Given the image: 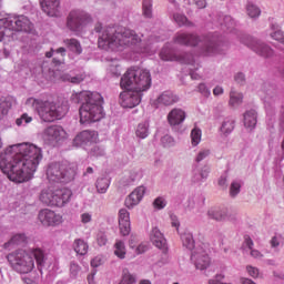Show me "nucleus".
I'll use <instances>...</instances> for the list:
<instances>
[{
  "label": "nucleus",
  "instance_id": "nucleus-29",
  "mask_svg": "<svg viewBox=\"0 0 284 284\" xmlns=\"http://www.w3.org/2000/svg\"><path fill=\"white\" fill-rule=\"evenodd\" d=\"M151 241L155 247L159 250L165 248L166 241L165 237L163 236V233L159 230V227H153L151 232Z\"/></svg>",
  "mask_w": 284,
  "mask_h": 284
},
{
  "label": "nucleus",
  "instance_id": "nucleus-27",
  "mask_svg": "<svg viewBox=\"0 0 284 284\" xmlns=\"http://www.w3.org/2000/svg\"><path fill=\"white\" fill-rule=\"evenodd\" d=\"M28 243V236L23 233L14 234L7 243H4V250H12L19 245H26Z\"/></svg>",
  "mask_w": 284,
  "mask_h": 284
},
{
  "label": "nucleus",
  "instance_id": "nucleus-48",
  "mask_svg": "<svg viewBox=\"0 0 284 284\" xmlns=\"http://www.w3.org/2000/svg\"><path fill=\"white\" fill-rule=\"evenodd\" d=\"M161 143L163 148H174V145H176V141L171 135L162 136Z\"/></svg>",
  "mask_w": 284,
  "mask_h": 284
},
{
  "label": "nucleus",
  "instance_id": "nucleus-53",
  "mask_svg": "<svg viewBox=\"0 0 284 284\" xmlns=\"http://www.w3.org/2000/svg\"><path fill=\"white\" fill-rule=\"evenodd\" d=\"M246 272L248 276L252 278H258V274H261V271L256 266L247 265L246 266Z\"/></svg>",
  "mask_w": 284,
  "mask_h": 284
},
{
  "label": "nucleus",
  "instance_id": "nucleus-18",
  "mask_svg": "<svg viewBox=\"0 0 284 284\" xmlns=\"http://www.w3.org/2000/svg\"><path fill=\"white\" fill-rule=\"evenodd\" d=\"M67 136L68 133L60 125H51L44 130V138L47 141L59 143V141H63Z\"/></svg>",
  "mask_w": 284,
  "mask_h": 284
},
{
  "label": "nucleus",
  "instance_id": "nucleus-46",
  "mask_svg": "<svg viewBox=\"0 0 284 284\" xmlns=\"http://www.w3.org/2000/svg\"><path fill=\"white\" fill-rule=\"evenodd\" d=\"M142 10L143 16L146 17V19L152 18V0H143Z\"/></svg>",
  "mask_w": 284,
  "mask_h": 284
},
{
  "label": "nucleus",
  "instance_id": "nucleus-1",
  "mask_svg": "<svg viewBox=\"0 0 284 284\" xmlns=\"http://www.w3.org/2000/svg\"><path fill=\"white\" fill-rule=\"evenodd\" d=\"M43 159L41 148L32 143L13 144L0 155V170L13 183H28Z\"/></svg>",
  "mask_w": 284,
  "mask_h": 284
},
{
  "label": "nucleus",
  "instance_id": "nucleus-63",
  "mask_svg": "<svg viewBox=\"0 0 284 284\" xmlns=\"http://www.w3.org/2000/svg\"><path fill=\"white\" fill-rule=\"evenodd\" d=\"M281 245V240L278 236H273L271 240V247H278Z\"/></svg>",
  "mask_w": 284,
  "mask_h": 284
},
{
  "label": "nucleus",
  "instance_id": "nucleus-64",
  "mask_svg": "<svg viewBox=\"0 0 284 284\" xmlns=\"http://www.w3.org/2000/svg\"><path fill=\"white\" fill-rule=\"evenodd\" d=\"M235 81H236V83H245V74H243V73H237V74L235 75Z\"/></svg>",
  "mask_w": 284,
  "mask_h": 284
},
{
  "label": "nucleus",
  "instance_id": "nucleus-25",
  "mask_svg": "<svg viewBox=\"0 0 284 284\" xmlns=\"http://www.w3.org/2000/svg\"><path fill=\"white\" fill-rule=\"evenodd\" d=\"M210 176V166L204 165L201 169L195 168L192 172L191 181L192 183H203V181H207Z\"/></svg>",
  "mask_w": 284,
  "mask_h": 284
},
{
  "label": "nucleus",
  "instance_id": "nucleus-12",
  "mask_svg": "<svg viewBox=\"0 0 284 284\" xmlns=\"http://www.w3.org/2000/svg\"><path fill=\"white\" fill-rule=\"evenodd\" d=\"M38 220L44 227H54L63 223V215L58 214L50 209H43L39 212Z\"/></svg>",
  "mask_w": 284,
  "mask_h": 284
},
{
  "label": "nucleus",
  "instance_id": "nucleus-30",
  "mask_svg": "<svg viewBox=\"0 0 284 284\" xmlns=\"http://www.w3.org/2000/svg\"><path fill=\"white\" fill-rule=\"evenodd\" d=\"M55 196H57V190L44 189V190H42V192L40 194V201L44 205H51L54 207Z\"/></svg>",
  "mask_w": 284,
  "mask_h": 284
},
{
  "label": "nucleus",
  "instance_id": "nucleus-34",
  "mask_svg": "<svg viewBox=\"0 0 284 284\" xmlns=\"http://www.w3.org/2000/svg\"><path fill=\"white\" fill-rule=\"evenodd\" d=\"M17 103V100L10 95L3 98L0 102V112L6 115L12 109V105Z\"/></svg>",
  "mask_w": 284,
  "mask_h": 284
},
{
  "label": "nucleus",
  "instance_id": "nucleus-17",
  "mask_svg": "<svg viewBox=\"0 0 284 284\" xmlns=\"http://www.w3.org/2000/svg\"><path fill=\"white\" fill-rule=\"evenodd\" d=\"M40 8L47 17H59L61 14V0H40Z\"/></svg>",
  "mask_w": 284,
  "mask_h": 284
},
{
  "label": "nucleus",
  "instance_id": "nucleus-26",
  "mask_svg": "<svg viewBox=\"0 0 284 284\" xmlns=\"http://www.w3.org/2000/svg\"><path fill=\"white\" fill-rule=\"evenodd\" d=\"M203 52L206 57L219 54V52H221V43H219L216 39H205Z\"/></svg>",
  "mask_w": 284,
  "mask_h": 284
},
{
  "label": "nucleus",
  "instance_id": "nucleus-50",
  "mask_svg": "<svg viewBox=\"0 0 284 284\" xmlns=\"http://www.w3.org/2000/svg\"><path fill=\"white\" fill-rule=\"evenodd\" d=\"M241 193V181H233L230 187V195L236 196Z\"/></svg>",
  "mask_w": 284,
  "mask_h": 284
},
{
  "label": "nucleus",
  "instance_id": "nucleus-22",
  "mask_svg": "<svg viewBox=\"0 0 284 284\" xmlns=\"http://www.w3.org/2000/svg\"><path fill=\"white\" fill-rule=\"evenodd\" d=\"M70 199H72V190L57 189L53 207H64V205H68V203H70Z\"/></svg>",
  "mask_w": 284,
  "mask_h": 284
},
{
  "label": "nucleus",
  "instance_id": "nucleus-6",
  "mask_svg": "<svg viewBox=\"0 0 284 284\" xmlns=\"http://www.w3.org/2000/svg\"><path fill=\"white\" fill-rule=\"evenodd\" d=\"M27 105H31L33 110H37L40 119L45 123L59 121V119H63L65 112H68V108L61 103L37 100L34 98H29Z\"/></svg>",
  "mask_w": 284,
  "mask_h": 284
},
{
  "label": "nucleus",
  "instance_id": "nucleus-40",
  "mask_svg": "<svg viewBox=\"0 0 284 284\" xmlns=\"http://www.w3.org/2000/svg\"><path fill=\"white\" fill-rule=\"evenodd\" d=\"M60 79L68 83L79 84L83 79H85V77L83 74L72 75L70 73H63L60 75Z\"/></svg>",
  "mask_w": 284,
  "mask_h": 284
},
{
  "label": "nucleus",
  "instance_id": "nucleus-38",
  "mask_svg": "<svg viewBox=\"0 0 284 284\" xmlns=\"http://www.w3.org/2000/svg\"><path fill=\"white\" fill-rule=\"evenodd\" d=\"M243 103V93L232 90L230 92V101L229 104L231 108H239Z\"/></svg>",
  "mask_w": 284,
  "mask_h": 284
},
{
  "label": "nucleus",
  "instance_id": "nucleus-11",
  "mask_svg": "<svg viewBox=\"0 0 284 284\" xmlns=\"http://www.w3.org/2000/svg\"><path fill=\"white\" fill-rule=\"evenodd\" d=\"M206 216L211 219V221H216L217 223L236 221V213L232 212V210L227 207H221V206L210 207L206 212Z\"/></svg>",
  "mask_w": 284,
  "mask_h": 284
},
{
  "label": "nucleus",
  "instance_id": "nucleus-8",
  "mask_svg": "<svg viewBox=\"0 0 284 284\" xmlns=\"http://www.w3.org/2000/svg\"><path fill=\"white\" fill-rule=\"evenodd\" d=\"M160 58L162 59V61H179V63L191 65V79H201V75L196 73V70H199L201 65L196 63V61L194 60V55H192L191 53L175 54L174 51L170 49V45L166 44L161 50Z\"/></svg>",
  "mask_w": 284,
  "mask_h": 284
},
{
  "label": "nucleus",
  "instance_id": "nucleus-56",
  "mask_svg": "<svg viewBox=\"0 0 284 284\" xmlns=\"http://www.w3.org/2000/svg\"><path fill=\"white\" fill-rule=\"evenodd\" d=\"M109 72L112 77H120L121 75V67L118 64H112L109 68Z\"/></svg>",
  "mask_w": 284,
  "mask_h": 284
},
{
  "label": "nucleus",
  "instance_id": "nucleus-23",
  "mask_svg": "<svg viewBox=\"0 0 284 284\" xmlns=\"http://www.w3.org/2000/svg\"><path fill=\"white\" fill-rule=\"evenodd\" d=\"M119 227L122 236H128L131 232L130 226V212L125 209L119 211Z\"/></svg>",
  "mask_w": 284,
  "mask_h": 284
},
{
  "label": "nucleus",
  "instance_id": "nucleus-14",
  "mask_svg": "<svg viewBox=\"0 0 284 284\" xmlns=\"http://www.w3.org/2000/svg\"><path fill=\"white\" fill-rule=\"evenodd\" d=\"M191 260L194 262L196 270H207L210 267V255L203 246H197L191 255Z\"/></svg>",
  "mask_w": 284,
  "mask_h": 284
},
{
  "label": "nucleus",
  "instance_id": "nucleus-31",
  "mask_svg": "<svg viewBox=\"0 0 284 284\" xmlns=\"http://www.w3.org/2000/svg\"><path fill=\"white\" fill-rule=\"evenodd\" d=\"M47 59H52L53 58V63L55 65H61L63 63V57H65V48L61 47L57 50L51 49V51H48L45 53Z\"/></svg>",
  "mask_w": 284,
  "mask_h": 284
},
{
  "label": "nucleus",
  "instance_id": "nucleus-13",
  "mask_svg": "<svg viewBox=\"0 0 284 284\" xmlns=\"http://www.w3.org/2000/svg\"><path fill=\"white\" fill-rule=\"evenodd\" d=\"M142 93L134 89H126L120 93V105L122 108H136L141 103Z\"/></svg>",
  "mask_w": 284,
  "mask_h": 284
},
{
  "label": "nucleus",
  "instance_id": "nucleus-15",
  "mask_svg": "<svg viewBox=\"0 0 284 284\" xmlns=\"http://www.w3.org/2000/svg\"><path fill=\"white\" fill-rule=\"evenodd\" d=\"M247 48H251L253 52H256V54H260L261 57H272L274 54V50L270 48V45L254 39V38H248L247 41H243Z\"/></svg>",
  "mask_w": 284,
  "mask_h": 284
},
{
  "label": "nucleus",
  "instance_id": "nucleus-57",
  "mask_svg": "<svg viewBox=\"0 0 284 284\" xmlns=\"http://www.w3.org/2000/svg\"><path fill=\"white\" fill-rule=\"evenodd\" d=\"M197 90L200 94H203V97H210L211 94L210 89H207L205 83L199 84Z\"/></svg>",
  "mask_w": 284,
  "mask_h": 284
},
{
  "label": "nucleus",
  "instance_id": "nucleus-35",
  "mask_svg": "<svg viewBox=\"0 0 284 284\" xmlns=\"http://www.w3.org/2000/svg\"><path fill=\"white\" fill-rule=\"evenodd\" d=\"M135 136L138 139H148L150 136V122H141L135 129Z\"/></svg>",
  "mask_w": 284,
  "mask_h": 284
},
{
  "label": "nucleus",
  "instance_id": "nucleus-62",
  "mask_svg": "<svg viewBox=\"0 0 284 284\" xmlns=\"http://www.w3.org/2000/svg\"><path fill=\"white\" fill-rule=\"evenodd\" d=\"M101 263H103V261L101 260V257L97 256L91 261V266L99 267L101 265Z\"/></svg>",
  "mask_w": 284,
  "mask_h": 284
},
{
  "label": "nucleus",
  "instance_id": "nucleus-20",
  "mask_svg": "<svg viewBox=\"0 0 284 284\" xmlns=\"http://www.w3.org/2000/svg\"><path fill=\"white\" fill-rule=\"evenodd\" d=\"M145 196V186H138L126 199L124 202L125 207L132 210L135 205H139L141 201Z\"/></svg>",
  "mask_w": 284,
  "mask_h": 284
},
{
  "label": "nucleus",
  "instance_id": "nucleus-60",
  "mask_svg": "<svg viewBox=\"0 0 284 284\" xmlns=\"http://www.w3.org/2000/svg\"><path fill=\"white\" fill-rule=\"evenodd\" d=\"M139 179V172L138 171H131L130 172V180L128 181V185H130V183H134V181H136Z\"/></svg>",
  "mask_w": 284,
  "mask_h": 284
},
{
  "label": "nucleus",
  "instance_id": "nucleus-45",
  "mask_svg": "<svg viewBox=\"0 0 284 284\" xmlns=\"http://www.w3.org/2000/svg\"><path fill=\"white\" fill-rule=\"evenodd\" d=\"M136 283V277L132 275L129 271H123L122 280L119 284H134Z\"/></svg>",
  "mask_w": 284,
  "mask_h": 284
},
{
  "label": "nucleus",
  "instance_id": "nucleus-55",
  "mask_svg": "<svg viewBox=\"0 0 284 284\" xmlns=\"http://www.w3.org/2000/svg\"><path fill=\"white\" fill-rule=\"evenodd\" d=\"M79 272H81V266L77 264V262H71L70 264V274L73 276V278H77L79 276Z\"/></svg>",
  "mask_w": 284,
  "mask_h": 284
},
{
  "label": "nucleus",
  "instance_id": "nucleus-7",
  "mask_svg": "<svg viewBox=\"0 0 284 284\" xmlns=\"http://www.w3.org/2000/svg\"><path fill=\"white\" fill-rule=\"evenodd\" d=\"M77 164L53 162L47 169V179L51 183H70L77 176Z\"/></svg>",
  "mask_w": 284,
  "mask_h": 284
},
{
  "label": "nucleus",
  "instance_id": "nucleus-61",
  "mask_svg": "<svg viewBox=\"0 0 284 284\" xmlns=\"http://www.w3.org/2000/svg\"><path fill=\"white\" fill-rule=\"evenodd\" d=\"M251 256L253 257V258H263V253H261L258 250H256V248H253V250H251Z\"/></svg>",
  "mask_w": 284,
  "mask_h": 284
},
{
  "label": "nucleus",
  "instance_id": "nucleus-39",
  "mask_svg": "<svg viewBox=\"0 0 284 284\" xmlns=\"http://www.w3.org/2000/svg\"><path fill=\"white\" fill-rule=\"evenodd\" d=\"M113 252L118 256V258H125V255L128 254V250L125 248V242L118 240L114 244Z\"/></svg>",
  "mask_w": 284,
  "mask_h": 284
},
{
  "label": "nucleus",
  "instance_id": "nucleus-54",
  "mask_svg": "<svg viewBox=\"0 0 284 284\" xmlns=\"http://www.w3.org/2000/svg\"><path fill=\"white\" fill-rule=\"evenodd\" d=\"M12 34L13 33L10 31V28H8L7 26H0V43L6 37H12Z\"/></svg>",
  "mask_w": 284,
  "mask_h": 284
},
{
  "label": "nucleus",
  "instance_id": "nucleus-19",
  "mask_svg": "<svg viewBox=\"0 0 284 284\" xmlns=\"http://www.w3.org/2000/svg\"><path fill=\"white\" fill-rule=\"evenodd\" d=\"M99 141V133L97 131H82L73 140L75 148L88 145V143H97Z\"/></svg>",
  "mask_w": 284,
  "mask_h": 284
},
{
  "label": "nucleus",
  "instance_id": "nucleus-36",
  "mask_svg": "<svg viewBox=\"0 0 284 284\" xmlns=\"http://www.w3.org/2000/svg\"><path fill=\"white\" fill-rule=\"evenodd\" d=\"M181 241H182V245L183 247H186V250H194V235L186 231L181 235Z\"/></svg>",
  "mask_w": 284,
  "mask_h": 284
},
{
  "label": "nucleus",
  "instance_id": "nucleus-28",
  "mask_svg": "<svg viewBox=\"0 0 284 284\" xmlns=\"http://www.w3.org/2000/svg\"><path fill=\"white\" fill-rule=\"evenodd\" d=\"M243 123H244V128H246V130H250V132H252V130L256 128V123H257L256 111L255 110L246 111L243 115Z\"/></svg>",
  "mask_w": 284,
  "mask_h": 284
},
{
  "label": "nucleus",
  "instance_id": "nucleus-2",
  "mask_svg": "<svg viewBox=\"0 0 284 284\" xmlns=\"http://www.w3.org/2000/svg\"><path fill=\"white\" fill-rule=\"evenodd\" d=\"M95 32H99L98 45L101 50H112L121 52L130 48L133 52L149 53L148 43L141 40L136 31L128 28L114 29L112 27L103 28V24L97 23Z\"/></svg>",
  "mask_w": 284,
  "mask_h": 284
},
{
  "label": "nucleus",
  "instance_id": "nucleus-42",
  "mask_svg": "<svg viewBox=\"0 0 284 284\" xmlns=\"http://www.w3.org/2000/svg\"><path fill=\"white\" fill-rule=\"evenodd\" d=\"M246 12H247L248 17H251V19H256V17L261 16V9H258V7H256L252 2H247Z\"/></svg>",
  "mask_w": 284,
  "mask_h": 284
},
{
  "label": "nucleus",
  "instance_id": "nucleus-49",
  "mask_svg": "<svg viewBox=\"0 0 284 284\" xmlns=\"http://www.w3.org/2000/svg\"><path fill=\"white\" fill-rule=\"evenodd\" d=\"M90 156L101 159V156H105V149H103L102 146H93L90 151Z\"/></svg>",
  "mask_w": 284,
  "mask_h": 284
},
{
  "label": "nucleus",
  "instance_id": "nucleus-52",
  "mask_svg": "<svg viewBox=\"0 0 284 284\" xmlns=\"http://www.w3.org/2000/svg\"><path fill=\"white\" fill-rule=\"evenodd\" d=\"M17 125H28V123H32V116H29L28 113L21 115L20 119L16 121Z\"/></svg>",
  "mask_w": 284,
  "mask_h": 284
},
{
  "label": "nucleus",
  "instance_id": "nucleus-21",
  "mask_svg": "<svg viewBox=\"0 0 284 284\" xmlns=\"http://www.w3.org/2000/svg\"><path fill=\"white\" fill-rule=\"evenodd\" d=\"M179 45H199V39L194 33L178 32L173 39Z\"/></svg>",
  "mask_w": 284,
  "mask_h": 284
},
{
  "label": "nucleus",
  "instance_id": "nucleus-37",
  "mask_svg": "<svg viewBox=\"0 0 284 284\" xmlns=\"http://www.w3.org/2000/svg\"><path fill=\"white\" fill-rule=\"evenodd\" d=\"M64 44L71 52H74L75 54H81L83 52V49L81 48V42L77 39H65Z\"/></svg>",
  "mask_w": 284,
  "mask_h": 284
},
{
  "label": "nucleus",
  "instance_id": "nucleus-58",
  "mask_svg": "<svg viewBox=\"0 0 284 284\" xmlns=\"http://www.w3.org/2000/svg\"><path fill=\"white\" fill-rule=\"evenodd\" d=\"M80 219H81V223H83V224L91 223L92 222V214H90V213H82L80 215Z\"/></svg>",
  "mask_w": 284,
  "mask_h": 284
},
{
  "label": "nucleus",
  "instance_id": "nucleus-33",
  "mask_svg": "<svg viewBox=\"0 0 284 284\" xmlns=\"http://www.w3.org/2000/svg\"><path fill=\"white\" fill-rule=\"evenodd\" d=\"M75 253H78L80 256H85L88 254V243L83 239H77L73 241L72 245Z\"/></svg>",
  "mask_w": 284,
  "mask_h": 284
},
{
  "label": "nucleus",
  "instance_id": "nucleus-47",
  "mask_svg": "<svg viewBox=\"0 0 284 284\" xmlns=\"http://www.w3.org/2000/svg\"><path fill=\"white\" fill-rule=\"evenodd\" d=\"M173 19L175 21V23H178V26H192V22L187 21V17H185V14L182 13H175L173 16Z\"/></svg>",
  "mask_w": 284,
  "mask_h": 284
},
{
  "label": "nucleus",
  "instance_id": "nucleus-16",
  "mask_svg": "<svg viewBox=\"0 0 284 284\" xmlns=\"http://www.w3.org/2000/svg\"><path fill=\"white\" fill-rule=\"evenodd\" d=\"M179 101H181V99L176 93L172 91H163L158 95L153 103L156 108H170V105H174L175 103H179Z\"/></svg>",
  "mask_w": 284,
  "mask_h": 284
},
{
  "label": "nucleus",
  "instance_id": "nucleus-3",
  "mask_svg": "<svg viewBox=\"0 0 284 284\" xmlns=\"http://www.w3.org/2000/svg\"><path fill=\"white\" fill-rule=\"evenodd\" d=\"M7 261L13 272L30 274L34 270V261L38 270L45 267L48 254L41 247L19 248L9 253Z\"/></svg>",
  "mask_w": 284,
  "mask_h": 284
},
{
  "label": "nucleus",
  "instance_id": "nucleus-59",
  "mask_svg": "<svg viewBox=\"0 0 284 284\" xmlns=\"http://www.w3.org/2000/svg\"><path fill=\"white\" fill-rule=\"evenodd\" d=\"M148 252V244H140L135 247V254H143Z\"/></svg>",
  "mask_w": 284,
  "mask_h": 284
},
{
  "label": "nucleus",
  "instance_id": "nucleus-51",
  "mask_svg": "<svg viewBox=\"0 0 284 284\" xmlns=\"http://www.w3.org/2000/svg\"><path fill=\"white\" fill-rule=\"evenodd\" d=\"M168 205V201L163 196H159L153 201V207L155 210H163Z\"/></svg>",
  "mask_w": 284,
  "mask_h": 284
},
{
  "label": "nucleus",
  "instance_id": "nucleus-9",
  "mask_svg": "<svg viewBox=\"0 0 284 284\" xmlns=\"http://www.w3.org/2000/svg\"><path fill=\"white\" fill-rule=\"evenodd\" d=\"M94 20L88 11L81 9H73L67 17V28L71 32H81L85 26H90Z\"/></svg>",
  "mask_w": 284,
  "mask_h": 284
},
{
  "label": "nucleus",
  "instance_id": "nucleus-32",
  "mask_svg": "<svg viewBox=\"0 0 284 284\" xmlns=\"http://www.w3.org/2000/svg\"><path fill=\"white\" fill-rule=\"evenodd\" d=\"M235 121L232 118H225L220 126V132L224 136H230L231 132H234Z\"/></svg>",
  "mask_w": 284,
  "mask_h": 284
},
{
  "label": "nucleus",
  "instance_id": "nucleus-44",
  "mask_svg": "<svg viewBox=\"0 0 284 284\" xmlns=\"http://www.w3.org/2000/svg\"><path fill=\"white\" fill-rule=\"evenodd\" d=\"M212 154V151L207 148L200 149L197 154L195 155V163H201V161H205L207 156Z\"/></svg>",
  "mask_w": 284,
  "mask_h": 284
},
{
  "label": "nucleus",
  "instance_id": "nucleus-41",
  "mask_svg": "<svg viewBox=\"0 0 284 284\" xmlns=\"http://www.w3.org/2000/svg\"><path fill=\"white\" fill-rule=\"evenodd\" d=\"M95 187L99 194H105L108 192V187H110V179L108 178H100L95 183Z\"/></svg>",
  "mask_w": 284,
  "mask_h": 284
},
{
  "label": "nucleus",
  "instance_id": "nucleus-24",
  "mask_svg": "<svg viewBox=\"0 0 284 284\" xmlns=\"http://www.w3.org/2000/svg\"><path fill=\"white\" fill-rule=\"evenodd\" d=\"M185 111L182 109L175 108L171 110L168 114V122L170 125H181L185 121Z\"/></svg>",
  "mask_w": 284,
  "mask_h": 284
},
{
  "label": "nucleus",
  "instance_id": "nucleus-43",
  "mask_svg": "<svg viewBox=\"0 0 284 284\" xmlns=\"http://www.w3.org/2000/svg\"><path fill=\"white\" fill-rule=\"evenodd\" d=\"M201 136H202L201 129L194 128L191 131V144L193 145V148H196V145L201 143Z\"/></svg>",
  "mask_w": 284,
  "mask_h": 284
},
{
  "label": "nucleus",
  "instance_id": "nucleus-10",
  "mask_svg": "<svg viewBox=\"0 0 284 284\" xmlns=\"http://www.w3.org/2000/svg\"><path fill=\"white\" fill-rule=\"evenodd\" d=\"M0 26H6L13 32H31L32 22L26 16H12L0 19Z\"/></svg>",
  "mask_w": 284,
  "mask_h": 284
},
{
  "label": "nucleus",
  "instance_id": "nucleus-5",
  "mask_svg": "<svg viewBox=\"0 0 284 284\" xmlns=\"http://www.w3.org/2000/svg\"><path fill=\"white\" fill-rule=\"evenodd\" d=\"M120 85L123 90L148 92V89L152 87V74L148 69L131 68L122 75Z\"/></svg>",
  "mask_w": 284,
  "mask_h": 284
},
{
  "label": "nucleus",
  "instance_id": "nucleus-4",
  "mask_svg": "<svg viewBox=\"0 0 284 284\" xmlns=\"http://www.w3.org/2000/svg\"><path fill=\"white\" fill-rule=\"evenodd\" d=\"M71 101L73 103H82L80 106V123L85 125L87 123H97L105 116L103 111V97L101 93L81 91L71 94Z\"/></svg>",
  "mask_w": 284,
  "mask_h": 284
}]
</instances>
